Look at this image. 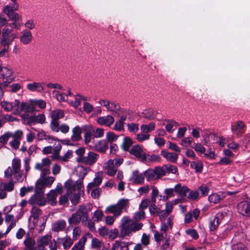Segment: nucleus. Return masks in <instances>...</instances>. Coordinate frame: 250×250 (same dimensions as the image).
<instances>
[{
	"label": "nucleus",
	"mask_w": 250,
	"mask_h": 250,
	"mask_svg": "<svg viewBox=\"0 0 250 250\" xmlns=\"http://www.w3.org/2000/svg\"><path fill=\"white\" fill-rule=\"evenodd\" d=\"M143 226L142 223H136L133 220L130 219L128 217L125 216L122 219L119 227L120 237H124L130 236L133 232L140 230Z\"/></svg>",
	"instance_id": "f03ea898"
},
{
	"label": "nucleus",
	"mask_w": 250,
	"mask_h": 250,
	"mask_svg": "<svg viewBox=\"0 0 250 250\" xmlns=\"http://www.w3.org/2000/svg\"><path fill=\"white\" fill-rule=\"evenodd\" d=\"M65 226L66 222L64 220H59L53 224L52 230L56 232L62 231L65 229Z\"/></svg>",
	"instance_id": "412c9836"
},
{
	"label": "nucleus",
	"mask_w": 250,
	"mask_h": 250,
	"mask_svg": "<svg viewBox=\"0 0 250 250\" xmlns=\"http://www.w3.org/2000/svg\"><path fill=\"white\" fill-rule=\"evenodd\" d=\"M80 172L83 174L82 177L78 179L75 184H73V180L71 179L64 183V187L67 190L66 194L70 196L69 199L73 205L79 203L81 193L83 192V190L82 189L83 188V179L87 174V170L83 167H81Z\"/></svg>",
	"instance_id": "f257e3e1"
},
{
	"label": "nucleus",
	"mask_w": 250,
	"mask_h": 250,
	"mask_svg": "<svg viewBox=\"0 0 250 250\" xmlns=\"http://www.w3.org/2000/svg\"><path fill=\"white\" fill-rule=\"evenodd\" d=\"M102 182V179L101 177H95L92 182L88 184L87 187V191L89 192L92 188H97L101 184Z\"/></svg>",
	"instance_id": "393cba45"
},
{
	"label": "nucleus",
	"mask_w": 250,
	"mask_h": 250,
	"mask_svg": "<svg viewBox=\"0 0 250 250\" xmlns=\"http://www.w3.org/2000/svg\"><path fill=\"white\" fill-rule=\"evenodd\" d=\"M132 144L133 142L131 139L129 137H125L124 139L122 147L125 151H128Z\"/></svg>",
	"instance_id": "2f4dec72"
},
{
	"label": "nucleus",
	"mask_w": 250,
	"mask_h": 250,
	"mask_svg": "<svg viewBox=\"0 0 250 250\" xmlns=\"http://www.w3.org/2000/svg\"><path fill=\"white\" fill-rule=\"evenodd\" d=\"M27 88L31 91L42 92L44 88L40 83L34 82L27 84Z\"/></svg>",
	"instance_id": "aec40b11"
},
{
	"label": "nucleus",
	"mask_w": 250,
	"mask_h": 250,
	"mask_svg": "<svg viewBox=\"0 0 250 250\" xmlns=\"http://www.w3.org/2000/svg\"><path fill=\"white\" fill-rule=\"evenodd\" d=\"M145 178V175L143 172L140 173L138 170H136L132 172L129 178V181L134 184L141 185L144 184Z\"/></svg>",
	"instance_id": "9b49d317"
},
{
	"label": "nucleus",
	"mask_w": 250,
	"mask_h": 250,
	"mask_svg": "<svg viewBox=\"0 0 250 250\" xmlns=\"http://www.w3.org/2000/svg\"><path fill=\"white\" fill-rule=\"evenodd\" d=\"M91 190V195L92 197L94 198H98L102 192L101 188H92Z\"/></svg>",
	"instance_id": "052dcab7"
},
{
	"label": "nucleus",
	"mask_w": 250,
	"mask_h": 250,
	"mask_svg": "<svg viewBox=\"0 0 250 250\" xmlns=\"http://www.w3.org/2000/svg\"><path fill=\"white\" fill-rule=\"evenodd\" d=\"M97 123L101 125L110 126L114 122V118L111 115L98 117L96 119Z\"/></svg>",
	"instance_id": "f8f14e48"
},
{
	"label": "nucleus",
	"mask_w": 250,
	"mask_h": 250,
	"mask_svg": "<svg viewBox=\"0 0 250 250\" xmlns=\"http://www.w3.org/2000/svg\"><path fill=\"white\" fill-rule=\"evenodd\" d=\"M150 137V135L148 134H144L143 133H139L136 136V139L137 140L142 142L145 140H148Z\"/></svg>",
	"instance_id": "4d7b16f0"
},
{
	"label": "nucleus",
	"mask_w": 250,
	"mask_h": 250,
	"mask_svg": "<svg viewBox=\"0 0 250 250\" xmlns=\"http://www.w3.org/2000/svg\"><path fill=\"white\" fill-rule=\"evenodd\" d=\"M172 227V219L171 217H168L167 219V223L164 221L162 222V226L161 227V230L165 233H166L169 229H171Z\"/></svg>",
	"instance_id": "bb28decb"
},
{
	"label": "nucleus",
	"mask_w": 250,
	"mask_h": 250,
	"mask_svg": "<svg viewBox=\"0 0 250 250\" xmlns=\"http://www.w3.org/2000/svg\"><path fill=\"white\" fill-rule=\"evenodd\" d=\"M199 196V193L198 191H192L189 189V191H188V193H187V197L188 199L191 200H196Z\"/></svg>",
	"instance_id": "79ce46f5"
},
{
	"label": "nucleus",
	"mask_w": 250,
	"mask_h": 250,
	"mask_svg": "<svg viewBox=\"0 0 250 250\" xmlns=\"http://www.w3.org/2000/svg\"><path fill=\"white\" fill-rule=\"evenodd\" d=\"M99 155L93 152H89L86 156L80 158H76V161L78 163H82L84 164L92 166L97 161Z\"/></svg>",
	"instance_id": "6e6552de"
},
{
	"label": "nucleus",
	"mask_w": 250,
	"mask_h": 250,
	"mask_svg": "<svg viewBox=\"0 0 250 250\" xmlns=\"http://www.w3.org/2000/svg\"><path fill=\"white\" fill-rule=\"evenodd\" d=\"M107 165V174L110 176L114 175L117 172V169L114 167V160H108Z\"/></svg>",
	"instance_id": "b1692460"
},
{
	"label": "nucleus",
	"mask_w": 250,
	"mask_h": 250,
	"mask_svg": "<svg viewBox=\"0 0 250 250\" xmlns=\"http://www.w3.org/2000/svg\"><path fill=\"white\" fill-rule=\"evenodd\" d=\"M12 133L7 132L0 137V143L4 145L7 143L8 140L9 138L11 137Z\"/></svg>",
	"instance_id": "864d4df0"
},
{
	"label": "nucleus",
	"mask_w": 250,
	"mask_h": 250,
	"mask_svg": "<svg viewBox=\"0 0 250 250\" xmlns=\"http://www.w3.org/2000/svg\"><path fill=\"white\" fill-rule=\"evenodd\" d=\"M154 170L156 173V178L157 179L166 174L164 165L163 166V167H156Z\"/></svg>",
	"instance_id": "a19ab883"
},
{
	"label": "nucleus",
	"mask_w": 250,
	"mask_h": 250,
	"mask_svg": "<svg viewBox=\"0 0 250 250\" xmlns=\"http://www.w3.org/2000/svg\"><path fill=\"white\" fill-rule=\"evenodd\" d=\"M73 241L70 238H66L64 239V241L63 242V247L64 249H67L70 247L71 245L73 244Z\"/></svg>",
	"instance_id": "69168bd1"
},
{
	"label": "nucleus",
	"mask_w": 250,
	"mask_h": 250,
	"mask_svg": "<svg viewBox=\"0 0 250 250\" xmlns=\"http://www.w3.org/2000/svg\"><path fill=\"white\" fill-rule=\"evenodd\" d=\"M1 76L2 77L3 80L5 79V80L3 82L0 83V85L3 89V88H4L7 87L8 84L12 82V79L9 78H7V77L6 78L5 75L3 74H1Z\"/></svg>",
	"instance_id": "8fccbe9b"
},
{
	"label": "nucleus",
	"mask_w": 250,
	"mask_h": 250,
	"mask_svg": "<svg viewBox=\"0 0 250 250\" xmlns=\"http://www.w3.org/2000/svg\"><path fill=\"white\" fill-rule=\"evenodd\" d=\"M50 115L51 118L50 128L53 131H57L59 129V124H60L59 120L64 117V112L61 109H57L52 111Z\"/></svg>",
	"instance_id": "20e7f679"
},
{
	"label": "nucleus",
	"mask_w": 250,
	"mask_h": 250,
	"mask_svg": "<svg viewBox=\"0 0 250 250\" xmlns=\"http://www.w3.org/2000/svg\"><path fill=\"white\" fill-rule=\"evenodd\" d=\"M161 155L170 162L176 163L178 159V155L173 152H169L162 150Z\"/></svg>",
	"instance_id": "f3484780"
},
{
	"label": "nucleus",
	"mask_w": 250,
	"mask_h": 250,
	"mask_svg": "<svg viewBox=\"0 0 250 250\" xmlns=\"http://www.w3.org/2000/svg\"><path fill=\"white\" fill-rule=\"evenodd\" d=\"M29 203L33 206H42L45 205L46 200L43 196V190L38 189L36 186L35 194L29 199Z\"/></svg>",
	"instance_id": "39448f33"
},
{
	"label": "nucleus",
	"mask_w": 250,
	"mask_h": 250,
	"mask_svg": "<svg viewBox=\"0 0 250 250\" xmlns=\"http://www.w3.org/2000/svg\"><path fill=\"white\" fill-rule=\"evenodd\" d=\"M145 155L146 158L145 161H148V162H159L161 160V157L158 155L153 154L152 155H150L145 154Z\"/></svg>",
	"instance_id": "37998d69"
},
{
	"label": "nucleus",
	"mask_w": 250,
	"mask_h": 250,
	"mask_svg": "<svg viewBox=\"0 0 250 250\" xmlns=\"http://www.w3.org/2000/svg\"><path fill=\"white\" fill-rule=\"evenodd\" d=\"M87 126H85L84 127V130L85 131L84 133V140L85 144H88L91 139V137L93 135L94 130L93 129H86Z\"/></svg>",
	"instance_id": "473e14b6"
},
{
	"label": "nucleus",
	"mask_w": 250,
	"mask_h": 250,
	"mask_svg": "<svg viewBox=\"0 0 250 250\" xmlns=\"http://www.w3.org/2000/svg\"><path fill=\"white\" fill-rule=\"evenodd\" d=\"M58 194L56 192L55 190H51L47 194V198L48 201H54L56 199Z\"/></svg>",
	"instance_id": "13d9d810"
},
{
	"label": "nucleus",
	"mask_w": 250,
	"mask_h": 250,
	"mask_svg": "<svg viewBox=\"0 0 250 250\" xmlns=\"http://www.w3.org/2000/svg\"><path fill=\"white\" fill-rule=\"evenodd\" d=\"M94 147L98 151L105 153L108 148V143L104 140H100L95 145Z\"/></svg>",
	"instance_id": "6ab92c4d"
},
{
	"label": "nucleus",
	"mask_w": 250,
	"mask_h": 250,
	"mask_svg": "<svg viewBox=\"0 0 250 250\" xmlns=\"http://www.w3.org/2000/svg\"><path fill=\"white\" fill-rule=\"evenodd\" d=\"M142 114L143 117L150 120L155 118L157 112L153 110L148 109L144 110Z\"/></svg>",
	"instance_id": "a878e982"
},
{
	"label": "nucleus",
	"mask_w": 250,
	"mask_h": 250,
	"mask_svg": "<svg viewBox=\"0 0 250 250\" xmlns=\"http://www.w3.org/2000/svg\"><path fill=\"white\" fill-rule=\"evenodd\" d=\"M59 129L57 131H55V132H58L60 131L61 132L63 133H66L69 130V127L68 125L65 124H62L60 125V124H59Z\"/></svg>",
	"instance_id": "680f3d73"
},
{
	"label": "nucleus",
	"mask_w": 250,
	"mask_h": 250,
	"mask_svg": "<svg viewBox=\"0 0 250 250\" xmlns=\"http://www.w3.org/2000/svg\"><path fill=\"white\" fill-rule=\"evenodd\" d=\"M208 199L210 202L216 204L220 202L222 199L217 194L213 193L208 196Z\"/></svg>",
	"instance_id": "a18cd8bd"
},
{
	"label": "nucleus",
	"mask_w": 250,
	"mask_h": 250,
	"mask_svg": "<svg viewBox=\"0 0 250 250\" xmlns=\"http://www.w3.org/2000/svg\"><path fill=\"white\" fill-rule=\"evenodd\" d=\"M81 215L79 212L72 214L71 217L68 219L69 224L70 225H77L80 223L81 220Z\"/></svg>",
	"instance_id": "4be33fe9"
},
{
	"label": "nucleus",
	"mask_w": 250,
	"mask_h": 250,
	"mask_svg": "<svg viewBox=\"0 0 250 250\" xmlns=\"http://www.w3.org/2000/svg\"><path fill=\"white\" fill-rule=\"evenodd\" d=\"M19 7V6L17 4L14 6L7 5L4 7L3 12L8 17L10 20L16 21L21 20V17L19 14L14 12L18 10Z\"/></svg>",
	"instance_id": "423d86ee"
},
{
	"label": "nucleus",
	"mask_w": 250,
	"mask_h": 250,
	"mask_svg": "<svg viewBox=\"0 0 250 250\" xmlns=\"http://www.w3.org/2000/svg\"><path fill=\"white\" fill-rule=\"evenodd\" d=\"M23 243L25 246L24 250L36 249L35 241L29 236L28 233L26 235Z\"/></svg>",
	"instance_id": "a211bd4d"
},
{
	"label": "nucleus",
	"mask_w": 250,
	"mask_h": 250,
	"mask_svg": "<svg viewBox=\"0 0 250 250\" xmlns=\"http://www.w3.org/2000/svg\"><path fill=\"white\" fill-rule=\"evenodd\" d=\"M35 117V124L39 123L41 124H43L45 122V117L44 114H41L37 116L34 115Z\"/></svg>",
	"instance_id": "603ef678"
},
{
	"label": "nucleus",
	"mask_w": 250,
	"mask_h": 250,
	"mask_svg": "<svg viewBox=\"0 0 250 250\" xmlns=\"http://www.w3.org/2000/svg\"><path fill=\"white\" fill-rule=\"evenodd\" d=\"M32 34L28 29H24L21 32L20 37L21 42L24 45L28 44L32 40Z\"/></svg>",
	"instance_id": "4468645a"
},
{
	"label": "nucleus",
	"mask_w": 250,
	"mask_h": 250,
	"mask_svg": "<svg viewBox=\"0 0 250 250\" xmlns=\"http://www.w3.org/2000/svg\"><path fill=\"white\" fill-rule=\"evenodd\" d=\"M232 250H246L245 246L242 244H233L231 246Z\"/></svg>",
	"instance_id": "774afa93"
},
{
	"label": "nucleus",
	"mask_w": 250,
	"mask_h": 250,
	"mask_svg": "<svg viewBox=\"0 0 250 250\" xmlns=\"http://www.w3.org/2000/svg\"><path fill=\"white\" fill-rule=\"evenodd\" d=\"M164 167L166 174L167 173L176 174L178 171L177 168L175 166L172 165L171 164L165 165Z\"/></svg>",
	"instance_id": "58836bf2"
},
{
	"label": "nucleus",
	"mask_w": 250,
	"mask_h": 250,
	"mask_svg": "<svg viewBox=\"0 0 250 250\" xmlns=\"http://www.w3.org/2000/svg\"><path fill=\"white\" fill-rule=\"evenodd\" d=\"M91 245L93 248L98 249L101 247L102 243L97 238H94L92 239Z\"/></svg>",
	"instance_id": "338daca9"
},
{
	"label": "nucleus",
	"mask_w": 250,
	"mask_h": 250,
	"mask_svg": "<svg viewBox=\"0 0 250 250\" xmlns=\"http://www.w3.org/2000/svg\"><path fill=\"white\" fill-rule=\"evenodd\" d=\"M55 178L52 176H47L39 179L36 183L38 189L43 190L45 186L50 187L54 182Z\"/></svg>",
	"instance_id": "1a4fd4ad"
},
{
	"label": "nucleus",
	"mask_w": 250,
	"mask_h": 250,
	"mask_svg": "<svg viewBox=\"0 0 250 250\" xmlns=\"http://www.w3.org/2000/svg\"><path fill=\"white\" fill-rule=\"evenodd\" d=\"M109 105V106L108 108V111H112L117 113V111H119L121 109L119 104H116L114 102H110Z\"/></svg>",
	"instance_id": "c03bdc74"
},
{
	"label": "nucleus",
	"mask_w": 250,
	"mask_h": 250,
	"mask_svg": "<svg viewBox=\"0 0 250 250\" xmlns=\"http://www.w3.org/2000/svg\"><path fill=\"white\" fill-rule=\"evenodd\" d=\"M160 210V209L158 208L154 204H151L149 207V211L151 214H158Z\"/></svg>",
	"instance_id": "bf43d9fd"
},
{
	"label": "nucleus",
	"mask_w": 250,
	"mask_h": 250,
	"mask_svg": "<svg viewBox=\"0 0 250 250\" xmlns=\"http://www.w3.org/2000/svg\"><path fill=\"white\" fill-rule=\"evenodd\" d=\"M155 124L154 123H150L148 125H143L141 126V130L144 133H146L154 130Z\"/></svg>",
	"instance_id": "e433bc0d"
},
{
	"label": "nucleus",
	"mask_w": 250,
	"mask_h": 250,
	"mask_svg": "<svg viewBox=\"0 0 250 250\" xmlns=\"http://www.w3.org/2000/svg\"><path fill=\"white\" fill-rule=\"evenodd\" d=\"M72 135L71 139L72 141H78L81 139V134L82 131L79 126H76L72 129Z\"/></svg>",
	"instance_id": "5701e85b"
},
{
	"label": "nucleus",
	"mask_w": 250,
	"mask_h": 250,
	"mask_svg": "<svg viewBox=\"0 0 250 250\" xmlns=\"http://www.w3.org/2000/svg\"><path fill=\"white\" fill-rule=\"evenodd\" d=\"M21 160L19 159H14L12 163L11 168L13 172H18L21 170Z\"/></svg>",
	"instance_id": "72a5a7b5"
},
{
	"label": "nucleus",
	"mask_w": 250,
	"mask_h": 250,
	"mask_svg": "<svg viewBox=\"0 0 250 250\" xmlns=\"http://www.w3.org/2000/svg\"><path fill=\"white\" fill-rule=\"evenodd\" d=\"M89 210V209H88L86 207L83 205L80 206L79 209L77 212H79L80 214H81V217L83 216V223H84V219L85 220H88V212Z\"/></svg>",
	"instance_id": "c85d7f7f"
},
{
	"label": "nucleus",
	"mask_w": 250,
	"mask_h": 250,
	"mask_svg": "<svg viewBox=\"0 0 250 250\" xmlns=\"http://www.w3.org/2000/svg\"><path fill=\"white\" fill-rule=\"evenodd\" d=\"M145 218V212L144 210H140L134 213L133 218L136 221H140Z\"/></svg>",
	"instance_id": "de8ad7c7"
},
{
	"label": "nucleus",
	"mask_w": 250,
	"mask_h": 250,
	"mask_svg": "<svg viewBox=\"0 0 250 250\" xmlns=\"http://www.w3.org/2000/svg\"><path fill=\"white\" fill-rule=\"evenodd\" d=\"M245 126L244 123L242 121H239L235 124L231 125V130L233 133L238 136L240 134L243 133L242 130Z\"/></svg>",
	"instance_id": "dca6fc26"
},
{
	"label": "nucleus",
	"mask_w": 250,
	"mask_h": 250,
	"mask_svg": "<svg viewBox=\"0 0 250 250\" xmlns=\"http://www.w3.org/2000/svg\"><path fill=\"white\" fill-rule=\"evenodd\" d=\"M238 212L242 215L250 217V202L243 201L237 205Z\"/></svg>",
	"instance_id": "9d476101"
},
{
	"label": "nucleus",
	"mask_w": 250,
	"mask_h": 250,
	"mask_svg": "<svg viewBox=\"0 0 250 250\" xmlns=\"http://www.w3.org/2000/svg\"><path fill=\"white\" fill-rule=\"evenodd\" d=\"M141 243L145 246H147L149 244V236L145 233H143L141 238Z\"/></svg>",
	"instance_id": "0e129e2a"
},
{
	"label": "nucleus",
	"mask_w": 250,
	"mask_h": 250,
	"mask_svg": "<svg viewBox=\"0 0 250 250\" xmlns=\"http://www.w3.org/2000/svg\"><path fill=\"white\" fill-rule=\"evenodd\" d=\"M143 173L145 175V177L147 181H150L152 180L157 179L156 173L154 169H148L143 172Z\"/></svg>",
	"instance_id": "c756f323"
},
{
	"label": "nucleus",
	"mask_w": 250,
	"mask_h": 250,
	"mask_svg": "<svg viewBox=\"0 0 250 250\" xmlns=\"http://www.w3.org/2000/svg\"><path fill=\"white\" fill-rule=\"evenodd\" d=\"M53 93H56L55 97L56 99L61 102L67 100V95L63 93H58L57 91L54 90Z\"/></svg>",
	"instance_id": "49530a36"
},
{
	"label": "nucleus",
	"mask_w": 250,
	"mask_h": 250,
	"mask_svg": "<svg viewBox=\"0 0 250 250\" xmlns=\"http://www.w3.org/2000/svg\"><path fill=\"white\" fill-rule=\"evenodd\" d=\"M118 138V136L112 132H108L106 133V138L108 143L111 144L113 142L116 141Z\"/></svg>",
	"instance_id": "09e8293b"
},
{
	"label": "nucleus",
	"mask_w": 250,
	"mask_h": 250,
	"mask_svg": "<svg viewBox=\"0 0 250 250\" xmlns=\"http://www.w3.org/2000/svg\"><path fill=\"white\" fill-rule=\"evenodd\" d=\"M127 126L128 130L132 133H136L139 130V126L137 124L130 123Z\"/></svg>",
	"instance_id": "3c124183"
},
{
	"label": "nucleus",
	"mask_w": 250,
	"mask_h": 250,
	"mask_svg": "<svg viewBox=\"0 0 250 250\" xmlns=\"http://www.w3.org/2000/svg\"><path fill=\"white\" fill-rule=\"evenodd\" d=\"M51 161L49 159L46 158L42 159L41 163H37L35 168L38 170H42V167H49L51 165Z\"/></svg>",
	"instance_id": "cd10ccee"
},
{
	"label": "nucleus",
	"mask_w": 250,
	"mask_h": 250,
	"mask_svg": "<svg viewBox=\"0 0 250 250\" xmlns=\"http://www.w3.org/2000/svg\"><path fill=\"white\" fill-rule=\"evenodd\" d=\"M0 43L2 46L9 47L10 45V41L9 36L1 37Z\"/></svg>",
	"instance_id": "5fc2aeb1"
},
{
	"label": "nucleus",
	"mask_w": 250,
	"mask_h": 250,
	"mask_svg": "<svg viewBox=\"0 0 250 250\" xmlns=\"http://www.w3.org/2000/svg\"><path fill=\"white\" fill-rule=\"evenodd\" d=\"M51 236L50 235H46L38 239L37 244L43 246H47L51 241Z\"/></svg>",
	"instance_id": "f704fd0d"
},
{
	"label": "nucleus",
	"mask_w": 250,
	"mask_h": 250,
	"mask_svg": "<svg viewBox=\"0 0 250 250\" xmlns=\"http://www.w3.org/2000/svg\"><path fill=\"white\" fill-rule=\"evenodd\" d=\"M42 210L36 206H33L31 210V216L34 219H37L42 214Z\"/></svg>",
	"instance_id": "ea45409f"
},
{
	"label": "nucleus",
	"mask_w": 250,
	"mask_h": 250,
	"mask_svg": "<svg viewBox=\"0 0 250 250\" xmlns=\"http://www.w3.org/2000/svg\"><path fill=\"white\" fill-rule=\"evenodd\" d=\"M128 200L122 199L115 205H112L106 208V213H112L115 216H119L123 210L128 206Z\"/></svg>",
	"instance_id": "7ed1b4c3"
},
{
	"label": "nucleus",
	"mask_w": 250,
	"mask_h": 250,
	"mask_svg": "<svg viewBox=\"0 0 250 250\" xmlns=\"http://www.w3.org/2000/svg\"><path fill=\"white\" fill-rule=\"evenodd\" d=\"M13 175L16 179V181L18 182H22L24 180V179L26 177L25 176H23L22 171L20 170L17 173L13 172V170L11 167H9L4 171V177L9 180H13Z\"/></svg>",
	"instance_id": "0eeeda50"
},
{
	"label": "nucleus",
	"mask_w": 250,
	"mask_h": 250,
	"mask_svg": "<svg viewBox=\"0 0 250 250\" xmlns=\"http://www.w3.org/2000/svg\"><path fill=\"white\" fill-rule=\"evenodd\" d=\"M142 149L139 145H135L132 146L129 150L131 154L134 155L136 157L141 160L142 162H145L146 158L145 153H142Z\"/></svg>",
	"instance_id": "ddd939ff"
},
{
	"label": "nucleus",
	"mask_w": 250,
	"mask_h": 250,
	"mask_svg": "<svg viewBox=\"0 0 250 250\" xmlns=\"http://www.w3.org/2000/svg\"><path fill=\"white\" fill-rule=\"evenodd\" d=\"M198 190L201 192V193L203 196H205L208 195L209 188L206 185L203 184L199 187Z\"/></svg>",
	"instance_id": "6e6d98bb"
},
{
	"label": "nucleus",
	"mask_w": 250,
	"mask_h": 250,
	"mask_svg": "<svg viewBox=\"0 0 250 250\" xmlns=\"http://www.w3.org/2000/svg\"><path fill=\"white\" fill-rule=\"evenodd\" d=\"M174 191L179 194L180 197L184 198L188 193L189 188L186 186H182L181 184H178L174 187Z\"/></svg>",
	"instance_id": "2eb2a0df"
},
{
	"label": "nucleus",
	"mask_w": 250,
	"mask_h": 250,
	"mask_svg": "<svg viewBox=\"0 0 250 250\" xmlns=\"http://www.w3.org/2000/svg\"><path fill=\"white\" fill-rule=\"evenodd\" d=\"M174 192H175L174 188L166 189L165 190V193L167 195V196L164 197L165 200H167L168 198L174 196Z\"/></svg>",
	"instance_id": "e2e57ef3"
},
{
	"label": "nucleus",
	"mask_w": 250,
	"mask_h": 250,
	"mask_svg": "<svg viewBox=\"0 0 250 250\" xmlns=\"http://www.w3.org/2000/svg\"><path fill=\"white\" fill-rule=\"evenodd\" d=\"M219 220L214 216L210 219L209 228L210 231L215 230L220 223Z\"/></svg>",
	"instance_id": "7c9ffc66"
},
{
	"label": "nucleus",
	"mask_w": 250,
	"mask_h": 250,
	"mask_svg": "<svg viewBox=\"0 0 250 250\" xmlns=\"http://www.w3.org/2000/svg\"><path fill=\"white\" fill-rule=\"evenodd\" d=\"M0 185L4 187V188L6 191H12L14 188V184L13 180H9L8 183H2Z\"/></svg>",
	"instance_id": "4c0bfd02"
},
{
	"label": "nucleus",
	"mask_w": 250,
	"mask_h": 250,
	"mask_svg": "<svg viewBox=\"0 0 250 250\" xmlns=\"http://www.w3.org/2000/svg\"><path fill=\"white\" fill-rule=\"evenodd\" d=\"M86 242V238L83 237L72 248L71 250H83L84 244Z\"/></svg>",
	"instance_id": "c9c22d12"
}]
</instances>
